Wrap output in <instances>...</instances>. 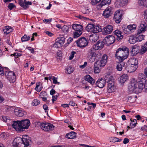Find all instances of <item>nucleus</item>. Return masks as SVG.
Returning <instances> with one entry per match:
<instances>
[{
  "mask_svg": "<svg viewBox=\"0 0 147 147\" xmlns=\"http://www.w3.org/2000/svg\"><path fill=\"white\" fill-rule=\"evenodd\" d=\"M139 81L136 82L135 79H134L131 81L128 86V90L132 93H139L144 88L145 91H147V82L144 84L146 82V78L144 75L140 74L138 76Z\"/></svg>",
  "mask_w": 147,
  "mask_h": 147,
  "instance_id": "nucleus-1",
  "label": "nucleus"
},
{
  "mask_svg": "<svg viewBox=\"0 0 147 147\" xmlns=\"http://www.w3.org/2000/svg\"><path fill=\"white\" fill-rule=\"evenodd\" d=\"M32 142L31 139L27 135H24L22 138H15L13 141V147H30V143Z\"/></svg>",
  "mask_w": 147,
  "mask_h": 147,
  "instance_id": "nucleus-2",
  "label": "nucleus"
},
{
  "mask_svg": "<svg viewBox=\"0 0 147 147\" xmlns=\"http://www.w3.org/2000/svg\"><path fill=\"white\" fill-rule=\"evenodd\" d=\"M129 55L128 49L126 47L120 48L116 52L115 57L119 61H123L126 59Z\"/></svg>",
  "mask_w": 147,
  "mask_h": 147,
  "instance_id": "nucleus-3",
  "label": "nucleus"
},
{
  "mask_svg": "<svg viewBox=\"0 0 147 147\" xmlns=\"http://www.w3.org/2000/svg\"><path fill=\"white\" fill-rule=\"evenodd\" d=\"M97 50L93 46L88 50L87 57L90 62H93L96 60H99V59L101 58L100 55H98L96 53Z\"/></svg>",
  "mask_w": 147,
  "mask_h": 147,
  "instance_id": "nucleus-4",
  "label": "nucleus"
},
{
  "mask_svg": "<svg viewBox=\"0 0 147 147\" xmlns=\"http://www.w3.org/2000/svg\"><path fill=\"white\" fill-rule=\"evenodd\" d=\"M106 83L107 84V91L109 92H112L115 91L114 81L113 76L110 75L105 76Z\"/></svg>",
  "mask_w": 147,
  "mask_h": 147,
  "instance_id": "nucleus-5",
  "label": "nucleus"
},
{
  "mask_svg": "<svg viewBox=\"0 0 147 147\" xmlns=\"http://www.w3.org/2000/svg\"><path fill=\"white\" fill-rule=\"evenodd\" d=\"M54 126L50 123H41L40 127L43 130L46 131H49L54 129Z\"/></svg>",
  "mask_w": 147,
  "mask_h": 147,
  "instance_id": "nucleus-6",
  "label": "nucleus"
},
{
  "mask_svg": "<svg viewBox=\"0 0 147 147\" xmlns=\"http://www.w3.org/2000/svg\"><path fill=\"white\" fill-rule=\"evenodd\" d=\"M76 43L78 46L79 47H84L88 45V41L85 37H82L77 40Z\"/></svg>",
  "mask_w": 147,
  "mask_h": 147,
  "instance_id": "nucleus-7",
  "label": "nucleus"
},
{
  "mask_svg": "<svg viewBox=\"0 0 147 147\" xmlns=\"http://www.w3.org/2000/svg\"><path fill=\"white\" fill-rule=\"evenodd\" d=\"M21 131H24L25 129H27L30 125V121L29 119H25L20 121Z\"/></svg>",
  "mask_w": 147,
  "mask_h": 147,
  "instance_id": "nucleus-8",
  "label": "nucleus"
},
{
  "mask_svg": "<svg viewBox=\"0 0 147 147\" xmlns=\"http://www.w3.org/2000/svg\"><path fill=\"white\" fill-rule=\"evenodd\" d=\"M65 40V38L64 37H61L60 39H57L56 42L53 44V47L56 48L61 47L64 43Z\"/></svg>",
  "mask_w": 147,
  "mask_h": 147,
  "instance_id": "nucleus-9",
  "label": "nucleus"
},
{
  "mask_svg": "<svg viewBox=\"0 0 147 147\" xmlns=\"http://www.w3.org/2000/svg\"><path fill=\"white\" fill-rule=\"evenodd\" d=\"M122 15L121 12L119 10L117 11L114 14L113 19L115 22L117 24L120 23L122 19Z\"/></svg>",
  "mask_w": 147,
  "mask_h": 147,
  "instance_id": "nucleus-10",
  "label": "nucleus"
},
{
  "mask_svg": "<svg viewBox=\"0 0 147 147\" xmlns=\"http://www.w3.org/2000/svg\"><path fill=\"white\" fill-rule=\"evenodd\" d=\"M115 37L112 35H109V36H106L104 39L105 44L108 45H110L113 43L115 42Z\"/></svg>",
  "mask_w": 147,
  "mask_h": 147,
  "instance_id": "nucleus-11",
  "label": "nucleus"
},
{
  "mask_svg": "<svg viewBox=\"0 0 147 147\" xmlns=\"http://www.w3.org/2000/svg\"><path fill=\"white\" fill-rule=\"evenodd\" d=\"M12 126L18 132H22L21 129L20 128H21L20 121H13V123L12 124Z\"/></svg>",
  "mask_w": 147,
  "mask_h": 147,
  "instance_id": "nucleus-12",
  "label": "nucleus"
},
{
  "mask_svg": "<svg viewBox=\"0 0 147 147\" xmlns=\"http://www.w3.org/2000/svg\"><path fill=\"white\" fill-rule=\"evenodd\" d=\"M146 27L147 25L146 22L144 21H142L138 26V33L140 34L144 32L146 30Z\"/></svg>",
  "mask_w": 147,
  "mask_h": 147,
  "instance_id": "nucleus-13",
  "label": "nucleus"
},
{
  "mask_svg": "<svg viewBox=\"0 0 147 147\" xmlns=\"http://www.w3.org/2000/svg\"><path fill=\"white\" fill-rule=\"evenodd\" d=\"M113 26L108 25L104 27L103 29V33L104 35L111 34L113 30Z\"/></svg>",
  "mask_w": 147,
  "mask_h": 147,
  "instance_id": "nucleus-14",
  "label": "nucleus"
},
{
  "mask_svg": "<svg viewBox=\"0 0 147 147\" xmlns=\"http://www.w3.org/2000/svg\"><path fill=\"white\" fill-rule=\"evenodd\" d=\"M136 62H137V61H136ZM136 65H131V64L127 65L125 68L127 71L129 73L133 72L138 67V66L136 65L137 63L136 62Z\"/></svg>",
  "mask_w": 147,
  "mask_h": 147,
  "instance_id": "nucleus-15",
  "label": "nucleus"
},
{
  "mask_svg": "<svg viewBox=\"0 0 147 147\" xmlns=\"http://www.w3.org/2000/svg\"><path fill=\"white\" fill-rule=\"evenodd\" d=\"M19 4L20 6L24 9H27L28 7V5H31L32 3L31 2L27 1L26 0L19 1Z\"/></svg>",
  "mask_w": 147,
  "mask_h": 147,
  "instance_id": "nucleus-16",
  "label": "nucleus"
},
{
  "mask_svg": "<svg viewBox=\"0 0 147 147\" xmlns=\"http://www.w3.org/2000/svg\"><path fill=\"white\" fill-rule=\"evenodd\" d=\"M15 115L18 117H22L26 114V113L24 110L20 108H17L14 110Z\"/></svg>",
  "mask_w": 147,
  "mask_h": 147,
  "instance_id": "nucleus-17",
  "label": "nucleus"
},
{
  "mask_svg": "<svg viewBox=\"0 0 147 147\" xmlns=\"http://www.w3.org/2000/svg\"><path fill=\"white\" fill-rule=\"evenodd\" d=\"M128 2V0H117L115 2V5L117 7H119L126 5Z\"/></svg>",
  "mask_w": 147,
  "mask_h": 147,
  "instance_id": "nucleus-18",
  "label": "nucleus"
},
{
  "mask_svg": "<svg viewBox=\"0 0 147 147\" xmlns=\"http://www.w3.org/2000/svg\"><path fill=\"white\" fill-rule=\"evenodd\" d=\"M113 9L110 7H107L104 11L103 15L105 18H108L111 16L113 13Z\"/></svg>",
  "mask_w": 147,
  "mask_h": 147,
  "instance_id": "nucleus-19",
  "label": "nucleus"
},
{
  "mask_svg": "<svg viewBox=\"0 0 147 147\" xmlns=\"http://www.w3.org/2000/svg\"><path fill=\"white\" fill-rule=\"evenodd\" d=\"M106 84V78L105 77L104 79L102 78L98 80L96 83V85L100 88H103Z\"/></svg>",
  "mask_w": 147,
  "mask_h": 147,
  "instance_id": "nucleus-20",
  "label": "nucleus"
},
{
  "mask_svg": "<svg viewBox=\"0 0 147 147\" xmlns=\"http://www.w3.org/2000/svg\"><path fill=\"white\" fill-rule=\"evenodd\" d=\"M105 44H106L104 40L103 41L99 40L97 42L96 44L94 45L93 46L95 47L96 49L97 50L98 49H101L102 48Z\"/></svg>",
  "mask_w": 147,
  "mask_h": 147,
  "instance_id": "nucleus-21",
  "label": "nucleus"
},
{
  "mask_svg": "<svg viewBox=\"0 0 147 147\" xmlns=\"http://www.w3.org/2000/svg\"><path fill=\"white\" fill-rule=\"evenodd\" d=\"M104 67L103 65H101L98 62V60H96L94 63V73H98L100 69V67Z\"/></svg>",
  "mask_w": 147,
  "mask_h": 147,
  "instance_id": "nucleus-22",
  "label": "nucleus"
},
{
  "mask_svg": "<svg viewBox=\"0 0 147 147\" xmlns=\"http://www.w3.org/2000/svg\"><path fill=\"white\" fill-rule=\"evenodd\" d=\"M107 56L106 54H104L102 57L101 59L98 62L102 65L104 66L107 62Z\"/></svg>",
  "mask_w": 147,
  "mask_h": 147,
  "instance_id": "nucleus-23",
  "label": "nucleus"
},
{
  "mask_svg": "<svg viewBox=\"0 0 147 147\" xmlns=\"http://www.w3.org/2000/svg\"><path fill=\"white\" fill-rule=\"evenodd\" d=\"M128 80V75L126 74H124L120 78V83L121 84H123Z\"/></svg>",
  "mask_w": 147,
  "mask_h": 147,
  "instance_id": "nucleus-24",
  "label": "nucleus"
},
{
  "mask_svg": "<svg viewBox=\"0 0 147 147\" xmlns=\"http://www.w3.org/2000/svg\"><path fill=\"white\" fill-rule=\"evenodd\" d=\"M76 134L74 131H71L66 134L65 137L69 139H73L76 138Z\"/></svg>",
  "mask_w": 147,
  "mask_h": 147,
  "instance_id": "nucleus-25",
  "label": "nucleus"
},
{
  "mask_svg": "<svg viewBox=\"0 0 147 147\" xmlns=\"http://www.w3.org/2000/svg\"><path fill=\"white\" fill-rule=\"evenodd\" d=\"M111 0H102L99 5L97 6V7L100 8L105 5H109L110 3Z\"/></svg>",
  "mask_w": 147,
  "mask_h": 147,
  "instance_id": "nucleus-26",
  "label": "nucleus"
},
{
  "mask_svg": "<svg viewBox=\"0 0 147 147\" xmlns=\"http://www.w3.org/2000/svg\"><path fill=\"white\" fill-rule=\"evenodd\" d=\"M132 49L131 51V52L133 54V55H136L140 51L138 46L135 45L133 46L132 47Z\"/></svg>",
  "mask_w": 147,
  "mask_h": 147,
  "instance_id": "nucleus-27",
  "label": "nucleus"
},
{
  "mask_svg": "<svg viewBox=\"0 0 147 147\" xmlns=\"http://www.w3.org/2000/svg\"><path fill=\"white\" fill-rule=\"evenodd\" d=\"M115 34L117 36V40H118L121 39L123 37V36L121 34L122 32L119 30H117L115 32Z\"/></svg>",
  "mask_w": 147,
  "mask_h": 147,
  "instance_id": "nucleus-28",
  "label": "nucleus"
},
{
  "mask_svg": "<svg viewBox=\"0 0 147 147\" xmlns=\"http://www.w3.org/2000/svg\"><path fill=\"white\" fill-rule=\"evenodd\" d=\"M86 81L89 82L91 84H93L94 83V80L89 75H87L85 77Z\"/></svg>",
  "mask_w": 147,
  "mask_h": 147,
  "instance_id": "nucleus-29",
  "label": "nucleus"
},
{
  "mask_svg": "<svg viewBox=\"0 0 147 147\" xmlns=\"http://www.w3.org/2000/svg\"><path fill=\"white\" fill-rule=\"evenodd\" d=\"M129 42L131 44H134L137 42L136 37L134 35L130 36L129 37Z\"/></svg>",
  "mask_w": 147,
  "mask_h": 147,
  "instance_id": "nucleus-30",
  "label": "nucleus"
},
{
  "mask_svg": "<svg viewBox=\"0 0 147 147\" xmlns=\"http://www.w3.org/2000/svg\"><path fill=\"white\" fill-rule=\"evenodd\" d=\"M13 30L12 27L9 26L5 27V28L3 30V31L5 34H7Z\"/></svg>",
  "mask_w": 147,
  "mask_h": 147,
  "instance_id": "nucleus-31",
  "label": "nucleus"
},
{
  "mask_svg": "<svg viewBox=\"0 0 147 147\" xmlns=\"http://www.w3.org/2000/svg\"><path fill=\"white\" fill-rule=\"evenodd\" d=\"M147 51V41L142 45V47L140 49V53L141 54H143Z\"/></svg>",
  "mask_w": 147,
  "mask_h": 147,
  "instance_id": "nucleus-32",
  "label": "nucleus"
},
{
  "mask_svg": "<svg viewBox=\"0 0 147 147\" xmlns=\"http://www.w3.org/2000/svg\"><path fill=\"white\" fill-rule=\"evenodd\" d=\"M118 62L116 66L117 69L119 71H121L122 70V68L124 67L125 63L123 61H119Z\"/></svg>",
  "mask_w": 147,
  "mask_h": 147,
  "instance_id": "nucleus-33",
  "label": "nucleus"
},
{
  "mask_svg": "<svg viewBox=\"0 0 147 147\" xmlns=\"http://www.w3.org/2000/svg\"><path fill=\"white\" fill-rule=\"evenodd\" d=\"M102 31L100 26L97 25L94 26L93 29L92 30V32L94 33H96L100 32Z\"/></svg>",
  "mask_w": 147,
  "mask_h": 147,
  "instance_id": "nucleus-34",
  "label": "nucleus"
},
{
  "mask_svg": "<svg viewBox=\"0 0 147 147\" xmlns=\"http://www.w3.org/2000/svg\"><path fill=\"white\" fill-rule=\"evenodd\" d=\"M72 28L76 31L81 30L80 29H82V26L80 24H74L72 26Z\"/></svg>",
  "mask_w": 147,
  "mask_h": 147,
  "instance_id": "nucleus-35",
  "label": "nucleus"
},
{
  "mask_svg": "<svg viewBox=\"0 0 147 147\" xmlns=\"http://www.w3.org/2000/svg\"><path fill=\"white\" fill-rule=\"evenodd\" d=\"M9 77H10V78H8L9 81L12 80V82H13L15 80L16 76L15 73L13 72L10 71Z\"/></svg>",
  "mask_w": 147,
  "mask_h": 147,
  "instance_id": "nucleus-36",
  "label": "nucleus"
},
{
  "mask_svg": "<svg viewBox=\"0 0 147 147\" xmlns=\"http://www.w3.org/2000/svg\"><path fill=\"white\" fill-rule=\"evenodd\" d=\"M94 26V25L93 24H88L86 27V29L88 32L92 31Z\"/></svg>",
  "mask_w": 147,
  "mask_h": 147,
  "instance_id": "nucleus-37",
  "label": "nucleus"
},
{
  "mask_svg": "<svg viewBox=\"0 0 147 147\" xmlns=\"http://www.w3.org/2000/svg\"><path fill=\"white\" fill-rule=\"evenodd\" d=\"M139 5L146 7L147 6V0H138Z\"/></svg>",
  "mask_w": 147,
  "mask_h": 147,
  "instance_id": "nucleus-38",
  "label": "nucleus"
},
{
  "mask_svg": "<svg viewBox=\"0 0 147 147\" xmlns=\"http://www.w3.org/2000/svg\"><path fill=\"white\" fill-rule=\"evenodd\" d=\"M9 136L8 133H3L1 134L0 137L4 140H6L8 138Z\"/></svg>",
  "mask_w": 147,
  "mask_h": 147,
  "instance_id": "nucleus-39",
  "label": "nucleus"
},
{
  "mask_svg": "<svg viewBox=\"0 0 147 147\" xmlns=\"http://www.w3.org/2000/svg\"><path fill=\"white\" fill-rule=\"evenodd\" d=\"M82 34L81 30L76 31L74 34V37L75 38H77L79 36Z\"/></svg>",
  "mask_w": 147,
  "mask_h": 147,
  "instance_id": "nucleus-40",
  "label": "nucleus"
},
{
  "mask_svg": "<svg viewBox=\"0 0 147 147\" xmlns=\"http://www.w3.org/2000/svg\"><path fill=\"white\" fill-rule=\"evenodd\" d=\"M130 120L131 121V123L130 124V126H131V128H133L136 126V124H137V120L136 119H134L132 121L131 119H130Z\"/></svg>",
  "mask_w": 147,
  "mask_h": 147,
  "instance_id": "nucleus-41",
  "label": "nucleus"
},
{
  "mask_svg": "<svg viewBox=\"0 0 147 147\" xmlns=\"http://www.w3.org/2000/svg\"><path fill=\"white\" fill-rule=\"evenodd\" d=\"M30 37L29 36L25 34L21 38L22 41V42L28 41L30 40Z\"/></svg>",
  "mask_w": 147,
  "mask_h": 147,
  "instance_id": "nucleus-42",
  "label": "nucleus"
},
{
  "mask_svg": "<svg viewBox=\"0 0 147 147\" xmlns=\"http://www.w3.org/2000/svg\"><path fill=\"white\" fill-rule=\"evenodd\" d=\"M69 27L67 26H64L61 28L62 31L64 33L67 32L69 31Z\"/></svg>",
  "mask_w": 147,
  "mask_h": 147,
  "instance_id": "nucleus-43",
  "label": "nucleus"
},
{
  "mask_svg": "<svg viewBox=\"0 0 147 147\" xmlns=\"http://www.w3.org/2000/svg\"><path fill=\"white\" fill-rule=\"evenodd\" d=\"M144 36L143 34H140L136 37L137 42H140L143 40L144 38Z\"/></svg>",
  "mask_w": 147,
  "mask_h": 147,
  "instance_id": "nucleus-44",
  "label": "nucleus"
},
{
  "mask_svg": "<svg viewBox=\"0 0 147 147\" xmlns=\"http://www.w3.org/2000/svg\"><path fill=\"white\" fill-rule=\"evenodd\" d=\"M40 103V101L37 99H34L33 101L32 104L33 106H36L38 105Z\"/></svg>",
  "mask_w": 147,
  "mask_h": 147,
  "instance_id": "nucleus-45",
  "label": "nucleus"
},
{
  "mask_svg": "<svg viewBox=\"0 0 147 147\" xmlns=\"http://www.w3.org/2000/svg\"><path fill=\"white\" fill-rule=\"evenodd\" d=\"M47 94L45 92H41L39 95V97L40 98H42L43 97H47Z\"/></svg>",
  "mask_w": 147,
  "mask_h": 147,
  "instance_id": "nucleus-46",
  "label": "nucleus"
},
{
  "mask_svg": "<svg viewBox=\"0 0 147 147\" xmlns=\"http://www.w3.org/2000/svg\"><path fill=\"white\" fill-rule=\"evenodd\" d=\"M122 30L123 32L125 34H129L130 32L127 26L126 27H122Z\"/></svg>",
  "mask_w": 147,
  "mask_h": 147,
  "instance_id": "nucleus-47",
  "label": "nucleus"
},
{
  "mask_svg": "<svg viewBox=\"0 0 147 147\" xmlns=\"http://www.w3.org/2000/svg\"><path fill=\"white\" fill-rule=\"evenodd\" d=\"M136 61H137V63H136V65L138 66V60L135 58H133L131 59V65H136Z\"/></svg>",
  "mask_w": 147,
  "mask_h": 147,
  "instance_id": "nucleus-48",
  "label": "nucleus"
},
{
  "mask_svg": "<svg viewBox=\"0 0 147 147\" xmlns=\"http://www.w3.org/2000/svg\"><path fill=\"white\" fill-rule=\"evenodd\" d=\"M67 72L66 73H67L69 74H70L73 71V69L72 67H68L67 69H66Z\"/></svg>",
  "mask_w": 147,
  "mask_h": 147,
  "instance_id": "nucleus-49",
  "label": "nucleus"
},
{
  "mask_svg": "<svg viewBox=\"0 0 147 147\" xmlns=\"http://www.w3.org/2000/svg\"><path fill=\"white\" fill-rule=\"evenodd\" d=\"M101 0H91V4L93 5H95L99 2Z\"/></svg>",
  "mask_w": 147,
  "mask_h": 147,
  "instance_id": "nucleus-50",
  "label": "nucleus"
},
{
  "mask_svg": "<svg viewBox=\"0 0 147 147\" xmlns=\"http://www.w3.org/2000/svg\"><path fill=\"white\" fill-rule=\"evenodd\" d=\"M122 140V139H119L116 137L113 138L112 139L113 142H120Z\"/></svg>",
  "mask_w": 147,
  "mask_h": 147,
  "instance_id": "nucleus-51",
  "label": "nucleus"
},
{
  "mask_svg": "<svg viewBox=\"0 0 147 147\" xmlns=\"http://www.w3.org/2000/svg\"><path fill=\"white\" fill-rule=\"evenodd\" d=\"M82 12L83 13L85 14H87L89 13V11L88 7L85 8L82 10Z\"/></svg>",
  "mask_w": 147,
  "mask_h": 147,
  "instance_id": "nucleus-52",
  "label": "nucleus"
},
{
  "mask_svg": "<svg viewBox=\"0 0 147 147\" xmlns=\"http://www.w3.org/2000/svg\"><path fill=\"white\" fill-rule=\"evenodd\" d=\"M15 5H14V4L12 3H9L8 5V8L10 10H12L14 7H15Z\"/></svg>",
  "mask_w": 147,
  "mask_h": 147,
  "instance_id": "nucleus-53",
  "label": "nucleus"
},
{
  "mask_svg": "<svg viewBox=\"0 0 147 147\" xmlns=\"http://www.w3.org/2000/svg\"><path fill=\"white\" fill-rule=\"evenodd\" d=\"M76 53V52H75L74 51H72L69 57V59L70 60L72 59L74 57V54Z\"/></svg>",
  "mask_w": 147,
  "mask_h": 147,
  "instance_id": "nucleus-54",
  "label": "nucleus"
},
{
  "mask_svg": "<svg viewBox=\"0 0 147 147\" xmlns=\"http://www.w3.org/2000/svg\"><path fill=\"white\" fill-rule=\"evenodd\" d=\"M57 78L53 77L52 80H53V83L55 84H59V83L57 81Z\"/></svg>",
  "mask_w": 147,
  "mask_h": 147,
  "instance_id": "nucleus-55",
  "label": "nucleus"
},
{
  "mask_svg": "<svg viewBox=\"0 0 147 147\" xmlns=\"http://www.w3.org/2000/svg\"><path fill=\"white\" fill-rule=\"evenodd\" d=\"M59 94L58 93L55 96H53L52 97L53 99H52L53 102V103L55 101H56L57 98L58 97Z\"/></svg>",
  "mask_w": 147,
  "mask_h": 147,
  "instance_id": "nucleus-56",
  "label": "nucleus"
},
{
  "mask_svg": "<svg viewBox=\"0 0 147 147\" xmlns=\"http://www.w3.org/2000/svg\"><path fill=\"white\" fill-rule=\"evenodd\" d=\"M76 17L78 18H79L80 19H83L86 20L88 19L87 18H86V17L82 16L79 15Z\"/></svg>",
  "mask_w": 147,
  "mask_h": 147,
  "instance_id": "nucleus-57",
  "label": "nucleus"
},
{
  "mask_svg": "<svg viewBox=\"0 0 147 147\" xmlns=\"http://www.w3.org/2000/svg\"><path fill=\"white\" fill-rule=\"evenodd\" d=\"M144 19L147 22V10H146L144 11Z\"/></svg>",
  "mask_w": 147,
  "mask_h": 147,
  "instance_id": "nucleus-58",
  "label": "nucleus"
},
{
  "mask_svg": "<svg viewBox=\"0 0 147 147\" xmlns=\"http://www.w3.org/2000/svg\"><path fill=\"white\" fill-rule=\"evenodd\" d=\"M39 83H38V84L36 85V86L35 88V90L38 92H39L41 90V89H38V87L39 86Z\"/></svg>",
  "mask_w": 147,
  "mask_h": 147,
  "instance_id": "nucleus-59",
  "label": "nucleus"
},
{
  "mask_svg": "<svg viewBox=\"0 0 147 147\" xmlns=\"http://www.w3.org/2000/svg\"><path fill=\"white\" fill-rule=\"evenodd\" d=\"M43 109L45 111V112H47V113L48 114V112H47V111H47L48 110V106L47 105H46V104L44 105L43 106Z\"/></svg>",
  "mask_w": 147,
  "mask_h": 147,
  "instance_id": "nucleus-60",
  "label": "nucleus"
},
{
  "mask_svg": "<svg viewBox=\"0 0 147 147\" xmlns=\"http://www.w3.org/2000/svg\"><path fill=\"white\" fill-rule=\"evenodd\" d=\"M4 71L3 68L0 66V74L1 75H3L4 74Z\"/></svg>",
  "mask_w": 147,
  "mask_h": 147,
  "instance_id": "nucleus-61",
  "label": "nucleus"
},
{
  "mask_svg": "<svg viewBox=\"0 0 147 147\" xmlns=\"http://www.w3.org/2000/svg\"><path fill=\"white\" fill-rule=\"evenodd\" d=\"M87 64V62H84V64L83 65H80V68L83 69L86 67Z\"/></svg>",
  "mask_w": 147,
  "mask_h": 147,
  "instance_id": "nucleus-62",
  "label": "nucleus"
},
{
  "mask_svg": "<svg viewBox=\"0 0 147 147\" xmlns=\"http://www.w3.org/2000/svg\"><path fill=\"white\" fill-rule=\"evenodd\" d=\"M129 140L127 138H125L123 140V143L126 144L129 142Z\"/></svg>",
  "mask_w": 147,
  "mask_h": 147,
  "instance_id": "nucleus-63",
  "label": "nucleus"
},
{
  "mask_svg": "<svg viewBox=\"0 0 147 147\" xmlns=\"http://www.w3.org/2000/svg\"><path fill=\"white\" fill-rule=\"evenodd\" d=\"M142 130H144L146 131H147V126L144 125L141 128Z\"/></svg>",
  "mask_w": 147,
  "mask_h": 147,
  "instance_id": "nucleus-64",
  "label": "nucleus"
}]
</instances>
